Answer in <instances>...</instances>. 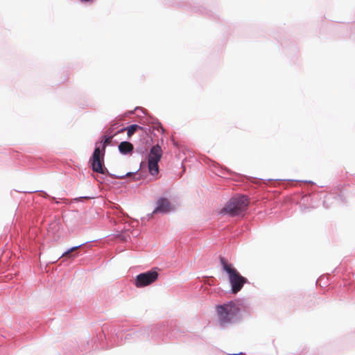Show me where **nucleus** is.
Listing matches in <instances>:
<instances>
[{
  "label": "nucleus",
  "mask_w": 355,
  "mask_h": 355,
  "mask_svg": "<svg viewBox=\"0 0 355 355\" xmlns=\"http://www.w3.org/2000/svg\"><path fill=\"white\" fill-rule=\"evenodd\" d=\"M159 162H155L151 161H148V168L149 173L153 175H157L159 173Z\"/></svg>",
  "instance_id": "nucleus-14"
},
{
  "label": "nucleus",
  "mask_w": 355,
  "mask_h": 355,
  "mask_svg": "<svg viewBox=\"0 0 355 355\" xmlns=\"http://www.w3.org/2000/svg\"><path fill=\"white\" fill-rule=\"evenodd\" d=\"M249 303L246 300L236 299L216 306L217 324L221 329H227L243 320L241 309H247Z\"/></svg>",
  "instance_id": "nucleus-1"
},
{
  "label": "nucleus",
  "mask_w": 355,
  "mask_h": 355,
  "mask_svg": "<svg viewBox=\"0 0 355 355\" xmlns=\"http://www.w3.org/2000/svg\"><path fill=\"white\" fill-rule=\"evenodd\" d=\"M105 154V148L96 141L94 152L89 158V164L91 169L97 173L107 175L110 177L114 176L110 173L104 164V157Z\"/></svg>",
  "instance_id": "nucleus-4"
},
{
  "label": "nucleus",
  "mask_w": 355,
  "mask_h": 355,
  "mask_svg": "<svg viewBox=\"0 0 355 355\" xmlns=\"http://www.w3.org/2000/svg\"><path fill=\"white\" fill-rule=\"evenodd\" d=\"M145 164V163L141 161L140 163V167L139 168L135 171V172H128L125 175H116L114 174V176L112 178H116V179H123L125 178H130L133 180H140L143 179L144 177H146V172L141 171L140 173H138V171L143 167V166Z\"/></svg>",
  "instance_id": "nucleus-9"
},
{
  "label": "nucleus",
  "mask_w": 355,
  "mask_h": 355,
  "mask_svg": "<svg viewBox=\"0 0 355 355\" xmlns=\"http://www.w3.org/2000/svg\"><path fill=\"white\" fill-rule=\"evenodd\" d=\"M90 243H91V241H87V242L80 244L78 245H76V246L69 248V249H67L66 251H64L61 254L60 258L65 257L67 259H73L80 254V252H78V250L80 249L84 245L89 244Z\"/></svg>",
  "instance_id": "nucleus-10"
},
{
  "label": "nucleus",
  "mask_w": 355,
  "mask_h": 355,
  "mask_svg": "<svg viewBox=\"0 0 355 355\" xmlns=\"http://www.w3.org/2000/svg\"><path fill=\"white\" fill-rule=\"evenodd\" d=\"M133 334L135 337L139 340H150V329L148 327L139 328V329L134 330Z\"/></svg>",
  "instance_id": "nucleus-12"
},
{
  "label": "nucleus",
  "mask_w": 355,
  "mask_h": 355,
  "mask_svg": "<svg viewBox=\"0 0 355 355\" xmlns=\"http://www.w3.org/2000/svg\"><path fill=\"white\" fill-rule=\"evenodd\" d=\"M243 355H246L245 354H243Z\"/></svg>",
  "instance_id": "nucleus-29"
},
{
  "label": "nucleus",
  "mask_w": 355,
  "mask_h": 355,
  "mask_svg": "<svg viewBox=\"0 0 355 355\" xmlns=\"http://www.w3.org/2000/svg\"><path fill=\"white\" fill-rule=\"evenodd\" d=\"M158 268H154L150 270L139 273L134 279V284L137 288H143L155 282L158 278Z\"/></svg>",
  "instance_id": "nucleus-7"
},
{
  "label": "nucleus",
  "mask_w": 355,
  "mask_h": 355,
  "mask_svg": "<svg viewBox=\"0 0 355 355\" xmlns=\"http://www.w3.org/2000/svg\"><path fill=\"white\" fill-rule=\"evenodd\" d=\"M125 340H138L137 338L135 337V335L133 334V331H130L129 333H127L125 336Z\"/></svg>",
  "instance_id": "nucleus-19"
},
{
  "label": "nucleus",
  "mask_w": 355,
  "mask_h": 355,
  "mask_svg": "<svg viewBox=\"0 0 355 355\" xmlns=\"http://www.w3.org/2000/svg\"><path fill=\"white\" fill-rule=\"evenodd\" d=\"M305 182H307V183H309V184H315V183L311 180H306V181H304Z\"/></svg>",
  "instance_id": "nucleus-26"
},
{
  "label": "nucleus",
  "mask_w": 355,
  "mask_h": 355,
  "mask_svg": "<svg viewBox=\"0 0 355 355\" xmlns=\"http://www.w3.org/2000/svg\"><path fill=\"white\" fill-rule=\"evenodd\" d=\"M146 151L147 149L145 146L139 147L136 149V152L141 155H143Z\"/></svg>",
  "instance_id": "nucleus-20"
},
{
  "label": "nucleus",
  "mask_w": 355,
  "mask_h": 355,
  "mask_svg": "<svg viewBox=\"0 0 355 355\" xmlns=\"http://www.w3.org/2000/svg\"><path fill=\"white\" fill-rule=\"evenodd\" d=\"M244 354V353L243 352H240V353H237V354H228V355H243Z\"/></svg>",
  "instance_id": "nucleus-24"
},
{
  "label": "nucleus",
  "mask_w": 355,
  "mask_h": 355,
  "mask_svg": "<svg viewBox=\"0 0 355 355\" xmlns=\"http://www.w3.org/2000/svg\"><path fill=\"white\" fill-rule=\"evenodd\" d=\"M193 11L195 12H200L202 14H205L211 17H215L214 13H212V11L207 10L205 8H204L202 6L194 7L193 8Z\"/></svg>",
  "instance_id": "nucleus-16"
},
{
  "label": "nucleus",
  "mask_w": 355,
  "mask_h": 355,
  "mask_svg": "<svg viewBox=\"0 0 355 355\" xmlns=\"http://www.w3.org/2000/svg\"><path fill=\"white\" fill-rule=\"evenodd\" d=\"M140 110L143 112V114L146 116V120L148 123L153 124V127H149L148 128H146L137 124H132L130 125L121 128L120 130L117 131V133L122 132L126 130L128 137H130L138 130H144L147 135H148V134H152L153 130H159V128L162 130V132H164V129L162 127V124L157 118L153 116L148 115L147 111L143 107H137L135 109V110Z\"/></svg>",
  "instance_id": "nucleus-5"
},
{
  "label": "nucleus",
  "mask_w": 355,
  "mask_h": 355,
  "mask_svg": "<svg viewBox=\"0 0 355 355\" xmlns=\"http://www.w3.org/2000/svg\"><path fill=\"white\" fill-rule=\"evenodd\" d=\"M112 138V135L109 136L107 135H103L101 136L100 140H98L97 141L101 144V146L106 149V147L110 144Z\"/></svg>",
  "instance_id": "nucleus-15"
},
{
  "label": "nucleus",
  "mask_w": 355,
  "mask_h": 355,
  "mask_svg": "<svg viewBox=\"0 0 355 355\" xmlns=\"http://www.w3.org/2000/svg\"><path fill=\"white\" fill-rule=\"evenodd\" d=\"M81 2H83V3H88V2H92V0H80Z\"/></svg>",
  "instance_id": "nucleus-25"
},
{
  "label": "nucleus",
  "mask_w": 355,
  "mask_h": 355,
  "mask_svg": "<svg viewBox=\"0 0 355 355\" xmlns=\"http://www.w3.org/2000/svg\"><path fill=\"white\" fill-rule=\"evenodd\" d=\"M118 149L121 154L126 155L128 154H132L134 150V146L130 142L123 141L119 143Z\"/></svg>",
  "instance_id": "nucleus-13"
},
{
  "label": "nucleus",
  "mask_w": 355,
  "mask_h": 355,
  "mask_svg": "<svg viewBox=\"0 0 355 355\" xmlns=\"http://www.w3.org/2000/svg\"><path fill=\"white\" fill-rule=\"evenodd\" d=\"M148 327L150 329V340H148L153 343H159L160 340H165V337H168L169 338L171 337H176L178 336V332L179 331L178 329L175 328L170 334L166 333L165 335L167 324L164 322Z\"/></svg>",
  "instance_id": "nucleus-6"
},
{
  "label": "nucleus",
  "mask_w": 355,
  "mask_h": 355,
  "mask_svg": "<svg viewBox=\"0 0 355 355\" xmlns=\"http://www.w3.org/2000/svg\"><path fill=\"white\" fill-rule=\"evenodd\" d=\"M330 198H330L329 196L326 197V198H325V199H324V202H323V205H324V206L326 208H327V206H326V204H327V201H328L329 200H330Z\"/></svg>",
  "instance_id": "nucleus-23"
},
{
  "label": "nucleus",
  "mask_w": 355,
  "mask_h": 355,
  "mask_svg": "<svg viewBox=\"0 0 355 355\" xmlns=\"http://www.w3.org/2000/svg\"><path fill=\"white\" fill-rule=\"evenodd\" d=\"M135 110H131L129 112V114H132L134 113Z\"/></svg>",
  "instance_id": "nucleus-27"
},
{
  "label": "nucleus",
  "mask_w": 355,
  "mask_h": 355,
  "mask_svg": "<svg viewBox=\"0 0 355 355\" xmlns=\"http://www.w3.org/2000/svg\"><path fill=\"white\" fill-rule=\"evenodd\" d=\"M162 155V150L159 144L153 146L149 153L148 161L159 162Z\"/></svg>",
  "instance_id": "nucleus-11"
},
{
  "label": "nucleus",
  "mask_w": 355,
  "mask_h": 355,
  "mask_svg": "<svg viewBox=\"0 0 355 355\" xmlns=\"http://www.w3.org/2000/svg\"><path fill=\"white\" fill-rule=\"evenodd\" d=\"M94 178H95L97 181H98L101 184H102V183H103V182H102V181L98 180L95 176H94Z\"/></svg>",
  "instance_id": "nucleus-28"
},
{
  "label": "nucleus",
  "mask_w": 355,
  "mask_h": 355,
  "mask_svg": "<svg viewBox=\"0 0 355 355\" xmlns=\"http://www.w3.org/2000/svg\"><path fill=\"white\" fill-rule=\"evenodd\" d=\"M116 338L117 339V344H119L123 340V334L121 332H116Z\"/></svg>",
  "instance_id": "nucleus-21"
},
{
  "label": "nucleus",
  "mask_w": 355,
  "mask_h": 355,
  "mask_svg": "<svg viewBox=\"0 0 355 355\" xmlns=\"http://www.w3.org/2000/svg\"><path fill=\"white\" fill-rule=\"evenodd\" d=\"M249 206V198L246 195H236L227 202L220 213L230 216H237L245 211Z\"/></svg>",
  "instance_id": "nucleus-3"
},
{
  "label": "nucleus",
  "mask_w": 355,
  "mask_h": 355,
  "mask_svg": "<svg viewBox=\"0 0 355 355\" xmlns=\"http://www.w3.org/2000/svg\"><path fill=\"white\" fill-rule=\"evenodd\" d=\"M174 206L165 197H160L156 201V206L153 214H166L174 211Z\"/></svg>",
  "instance_id": "nucleus-8"
},
{
  "label": "nucleus",
  "mask_w": 355,
  "mask_h": 355,
  "mask_svg": "<svg viewBox=\"0 0 355 355\" xmlns=\"http://www.w3.org/2000/svg\"><path fill=\"white\" fill-rule=\"evenodd\" d=\"M90 198H92L89 197V196H80V197L76 198V200L78 201V202H82L83 199H90Z\"/></svg>",
  "instance_id": "nucleus-22"
},
{
  "label": "nucleus",
  "mask_w": 355,
  "mask_h": 355,
  "mask_svg": "<svg viewBox=\"0 0 355 355\" xmlns=\"http://www.w3.org/2000/svg\"><path fill=\"white\" fill-rule=\"evenodd\" d=\"M219 259L223 271L227 275L228 282L230 285V293L232 294L238 293L245 284L249 283L248 279L242 276L225 257L220 256Z\"/></svg>",
  "instance_id": "nucleus-2"
},
{
  "label": "nucleus",
  "mask_w": 355,
  "mask_h": 355,
  "mask_svg": "<svg viewBox=\"0 0 355 355\" xmlns=\"http://www.w3.org/2000/svg\"><path fill=\"white\" fill-rule=\"evenodd\" d=\"M40 193H42V196L44 198H49L52 202H54L56 204H58L59 202L55 200V198L50 196L46 192L44 191H40Z\"/></svg>",
  "instance_id": "nucleus-18"
},
{
  "label": "nucleus",
  "mask_w": 355,
  "mask_h": 355,
  "mask_svg": "<svg viewBox=\"0 0 355 355\" xmlns=\"http://www.w3.org/2000/svg\"><path fill=\"white\" fill-rule=\"evenodd\" d=\"M334 199L339 203H345V196L342 192H340L339 194L335 196L334 197Z\"/></svg>",
  "instance_id": "nucleus-17"
}]
</instances>
